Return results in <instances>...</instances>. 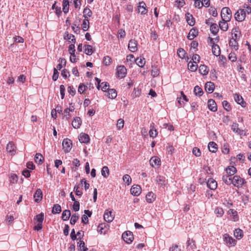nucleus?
<instances>
[{
	"mask_svg": "<svg viewBox=\"0 0 251 251\" xmlns=\"http://www.w3.org/2000/svg\"><path fill=\"white\" fill-rule=\"evenodd\" d=\"M227 185L233 184L234 186L237 188H241L246 183L245 179L240 176L234 175L231 178H226L225 179V182Z\"/></svg>",
	"mask_w": 251,
	"mask_h": 251,
	"instance_id": "nucleus-1",
	"label": "nucleus"
},
{
	"mask_svg": "<svg viewBox=\"0 0 251 251\" xmlns=\"http://www.w3.org/2000/svg\"><path fill=\"white\" fill-rule=\"evenodd\" d=\"M44 219V214L43 213H41L37 215L34 218V221L35 224H36L34 226V229L35 230H40L43 227V222Z\"/></svg>",
	"mask_w": 251,
	"mask_h": 251,
	"instance_id": "nucleus-2",
	"label": "nucleus"
},
{
	"mask_svg": "<svg viewBox=\"0 0 251 251\" xmlns=\"http://www.w3.org/2000/svg\"><path fill=\"white\" fill-rule=\"evenodd\" d=\"M222 21L229 22L232 17V13L231 10L226 7L223 8L221 12Z\"/></svg>",
	"mask_w": 251,
	"mask_h": 251,
	"instance_id": "nucleus-3",
	"label": "nucleus"
},
{
	"mask_svg": "<svg viewBox=\"0 0 251 251\" xmlns=\"http://www.w3.org/2000/svg\"><path fill=\"white\" fill-rule=\"evenodd\" d=\"M237 170L236 168L233 166H230L226 169V174L223 176L222 180L225 182V179L227 178H231L236 173Z\"/></svg>",
	"mask_w": 251,
	"mask_h": 251,
	"instance_id": "nucleus-4",
	"label": "nucleus"
},
{
	"mask_svg": "<svg viewBox=\"0 0 251 251\" xmlns=\"http://www.w3.org/2000/svg\"><path fill=\"white\" fill-rule=\"evenodd\" d=\"M223 240L225 244L228 247H234L236 245L237 241L228 234H225L223 235Z\"/></svg>",
	"mask_w": 251,
	"mask_h": 251,
	"instance_id": "nucleus-5",
	"label": "nucleus"
},
{
	"mask_svg": "<svg viewBox=\"0 0 251 251\" xmlns=\"http://www.w3.org/2000/svg\"><path fill=\"white\" fill-rule=\"evenodd\" d=\"M127 74L126 68L124 65L118 66L116 68L117 77L119 79L125 77Z\"/></svg>",
	"mask_w": 251,
	"mask_h": 251,
	"instance_id": "nucleus-6",
	"label": "nucleus"
},
{
	"mask_svg": "<svg viewBox=\"0 0 251 251\" xmlns=\"http://www.w3.org/2000/svg\"><path fill=\"white\" fill-rule=\"evenodd\" d=\"M246 17V12L244 9H239L235 14V19L237 21L242 22Z\"/></svg>",
	"mask_w": 251,
	"mask_h": 251,
	"instance_id": "nucleus-7",
	"label": "nucleus"
},
{
	"mask_svg": "<svg viewBox=\"0 0 251 251\" xmlns=\"http://www.w3.org/2000/svg\"><path fill=\"white\" fill-rule=\"evenodd\" d=\"M62 146L65 152H70L72 148V141L68 138L64 139L62 142Z\"/></svg>",
	"mask_w": 251,
	"mask_h": 251,
	"instance_id": "nucleus-8",
	"label": "nucleus"
},
{
	"mask_svg": "<svg viewBox=\"0 0 251 251\" xmlns=\"http://www.w3.org/2000/svg\"><path fill=\"white\" fill-rule=\"evenodd\" d=\"M115 214L113 213L112 210L107 209L103 214L104 220L108 222H111L114 218Z\"/></svg>",
	"mask_w": 251,
	"mask_h": 251,
	"instance_id": "nucleus-9",
	"label": "nucleus"
},
{
	"mask_svg": "<svg viewBox=\"0 0 251 251\" xmlns=\"http://www.w3.org/2000/svg\"><path fill=\"white\" fill-rule=\"evenodd\" d=\"M122 238L128 244L131 243L134 239L132 233L129 231L124 232L122 234Z\"/></svg>",
	"mask_w": 251,
	"mask_h": 251,
	"instance_id": "nucleus-10",
	"label": "nucleus"
},
{
	"mask_svg": "<svg viewBox=\"0 0 251 251\" xmlns=\"http://www.w3.org/2000/svg\"><path fill=\"white\" fill-rule=\"evenodd\" d=\"M156 183L162 188H164L168 183L167 179L166 177L162 176H158L155 179Z\"/></svg>",
	"mask_w": 251,
	"mask_h": 251,
	"instance_id": "nucleus-11",
	"label": "nucleus"
},
{
	"mask_svg": "<svg viewBox=\"0 0 251 251\" xmlns=\"http://www.w3.org/2000/svg\"><path fill=\"white\" fill-rule=\"evenodd\" d=\"M128 48L131 52H135L137 50V41L134 39L130 40L128 43Z\"/></svg>",
	"mask_w": 251,
	"mask_h": 251,
	"instance_id": "nucleus-12",
	"label": "nucleus"
},
{
	"mask_svg": "<svg viewBox=\"0 0 251 251\" xmlns=\"http://www.w3.org/2000/svg\"><path fill=\"white\" fill-rule=\"evenodd\" d=\"M6 151L11 155H13L16 152V147L12 142H9L6 146Z\"/></svg>",
	"mask_w": 251,
	"mask_h": 251,
	"instance_id": "nucleus-13",
	"label": "nucleus"
},
{
	"mask_svg": "<svg viewBox=\"0 0 251 251\" xmlns=\"http://www.w3.org/2000/svg\"><path fill=\"white\" fill-rule=\"evenodd\" d=\"M146 7V4L144 1L139 2L138 5V12L142 15L146 14L148 12Z\"/></svg>",
	"mask_w": 251,
	"mask_h": 251,
	"instance_id": "nucleus-14",
	"label": "nucleus"
},
{
	"mask_svg": "<svg viewBox=\"0 0 251 251\" xmlns=\"http://www.w3.org/2000/svg\"><path fill=\"white\" fill-rule=\"evenodd\" d=\"M131 194L134 196H139L141 193V188L138 185H133L130 189Z\"/></svg>",
	"mask_w": 251,
	"mask_h": 251,
	"instance_id": "nucleus-15",
	"label": "nucleus"
},
{
	"mask_svg": "<svg viewBox=\"0 0 251 251\" xmlns=\"http://www.w3.org/2000/svg\"><path fill=\"white\" fill-rule=\"evenodd\" d=\"M207 186L211 190H215L217 187V182L213 178H209L207 181Z\"/></svg>",
	"mask_w": 251,
	"mask_h": 251,
	"instance_id": "nucleus-16",
	"label": "nucleus"
},
{
	"mask_svg": "<svg viewBox=\"0 0 251 251\" xmlns=\"http://www.w3.org/2000/svg\"><path fill=\"white\" fill-rule=\"evenodd\" d=\"M78 139L80 142L87 144L90 142L89 136L85 133H81L78 136Z\"/></svg>",
	"mask_w": 251,
	"mask_h": 251,
	"instance_id": "nucleus-17",
	"label": "nucleus"
},
{
	"mask_svg": "<svg viewBox=\"0 0 251 251\" xmlns=\"http://www.w3.org/2000/svg\"><path fill=\"white\" fill-rule=\"evenodd\" d=\"M150 163L152 167H154L155 166H160L161 165V160L157 156H152L150 159Z\"/></svg>",
	"mask_w": 251,
	"mask_h": 251,
	"instance_id": "nucleus-18",
	"label": "nucleus"
},
{
	"mask_svg": "<svg viewBox=\"0 0 251 251\" xmlns=\"http://www.w3.org/2000/svg\"><path fill=\"white\" fill-rule=\"evenodd\" d=\"M235 101L239 104L241 105L242 107H245L246 102L244 101L243 98L238 94H235L234 96Z\"/></svg>",
	"mask_w": 251,
	"mask_h": 251,
	"instance_id": "nucleus-19",
	"label": "nucleus"
},
{
	"mask_svg": "<svg viewBox=\"0 0 251 251\" xmlns=\"http://www.w3.org/2000/svg\"><path fill=\"white\" fill-rule=\"evenodd\" d=\"M208 107L210 110L215 112L217 110V104L214 100L210 99L207 102Z\"/></svg>",
	"mask_w": 251,
	"mask_h": 251,
	"instance_id": "nucleus-20",
	"label": "nucleus"
},
{
	"mask_svg": "<svg viewBox=\"0 0 251 251\" xmlns=\"http://www.w3.org/2000/svg\"><path fill=\"white\" fill-rule=\"evenodd\" d=\"M108 228L107 225L105 223H101L98 226V231L100 234H106Z\"/></svg>",
	"mask_w": 251,
	"mask_h": 251,
	"instance_id": "nucleus-21",
	"label": "nucleus"
},
{
	"mask_svg": "<svg viewBox=\"0 0 251 251\" xmlns=\"http://www.w3.org/2000/svg\"><path fill=\"white\" fill-rule=\"evenodd\" d=\"M43 198V194L42 190L40 189H38L34 195V201L36 202H39L40 201H41Z\"/></svg>",
	"mask_w": 251,
	"mask_h": 251,
	"instance_id": "nucleus-22",
	"label": "nucleus"
},
{
	"mask_svg": "<svg viewBox=\"0 0 251 251\" xmlns=\"http://www.w3.org/2000/svg\"><path fill=\"white\" fill-rule=\"evenodd\" d=\"M214 88L215 85L214 83L212 82H207L205 84V90L209 93H212L213 92Z\"/></svg>",
	"mask_w": 251,
	"mask_h": 251,
	"instance_id": "nucleus-23",
	"label": "nucleus"
},
{
	"mask_svg": "<svg viewBox=\"0 0 251 251\" xmlns=\"http://www.w3.org/2000/svg\"><path fill=\"white\" fill-rule=\"evenodd\" d=\"M82 124V121L80 117H76L72 121V125L74 128H78Z\"/></svg>",
	"mask_w": 251,
	"mask_h": 251,
	"instance_id": "nucleus-24",
	"label": "nucleus"
},
{
	"mask_svg": "<svg viewBox=\"0 0 251 251\" xmlns=\"http://www.w3.org/2000/svg\"><path fill=\"white\" fill-rule=\"evenodd\" d=\"M185 17L188 24L190 26H193L195 24V21L192 15L189 13H187L185 14Z\"/></svg>",
	"mask_w": 251,
	"mask_h": 251,
	"instance_id": "nucleus-25",
	"label": "nucleus"
},
{
	"mask_svg": "<svg viewBox=\"0 0 251 251\" xmlns=\"http://www.w3.org/2000/svg\"><path fill=\"white\" fill-rule=\"evenodd\" d=\"M198 35V30L196 28H193L190 30L189 33H188V35L187 36V38L190 40H192L194 38H195Z\"/></svg>",
	"mask_w": 251,
	"mask_h": 251,
	"instance_id": "nucleus-26",
	"label": "nucleus"
},
{
	"mask_svg": "<svg viewBox=\"0 0 251 251\" xmlns=\"http://www.w3.org/2000/svg\"><path fill=\"white\" fill-rule=\"evenodd\" d=\"M146 201L149 203L153 202L155 200V195L152 192H149L146 196Z\"/></svg>",
	"mask_w": 251,
	"mask_h": 251,
	"instance_id": "nucleus-27",
	"label": "nucleus"
},
{
	"mask_svg": "<svg viewBox=\"0 0 251 251\" xmlns=\"http://www.w3.org/2000/svg\"><path fill=\"white\" fill-rule=\"evenodd\" d=\"M212 51L213 54L216 56H219L221 54V50L218 45L212 46Z\"/></svg>",
	"mask_w": 251,
	"mask_h": 251,
	"instance_id": "nucleus-28",
	"label": "nucleus"
},
{
	"mask_svg": "<svg viewBox=\"0 0 251 251\" xmlns=\"http://www.w3.org/2000/svg\"><path fill=\"white\" fill-rule=\"evenodd\" d=\"M34 160L37 164H42L43 162L44 157L41 153H37L35 156Z\"/></svg>",
	"mask_w": 251,
	"mask_h": 251,
	"instance_id": "nucleus-29",
	"label": "nucleus"
},
{
	"mask_svg": "<svg viewBox=\"0 0 251 251\" xmlns=\"http://www.w3.org/2000/svg\"><path fill=\"white\" fill-rule=\"evenodd\" d=\"M208 148L209 151L212 152H215L217 151V145L214 142H210Z\"/></svg>",
	"mask_w": 251,
	"mask_h": 251,
	"instance_id": "nucleus-30",
	"label": "nucleus"
},
{
	"mask_svg": "<svg viewBox=\"0 0 251 251\" xmlns=\"http://www.w3.org/2000/svg\"><path fill=\"white\" fill-rule=\"evenodd\" d=\"M229 45L230 47L232 48L235 50H237L238 49V45L236 39L234 38H232L229 41Z\"/></svg>",
	"mask_w": 251,
	"mask_h": 251,
	"instance_id": "nucleus-31",
	"label": "nucleus"
},
{
	"mask_svg": "<svg viewBox=\"0 0 251 251\" xmlns=\"http://www.w3.org/2000/svg\"><path fill=\"white\" fill-rule=\"evenodd\" d=\"M209 70L207 67L205 65H201L199 67V72L203 75H206L208 73Z\"/></svg>",
	"mask_w": 251,
	"mask_h": 251,
	"instance_id": "nucleus-32",
	"label": "nucleus"
},
{
	"mask_svg": "<svg viewBox=\"0 0 251 251\" xmlns=\"http://www.w3.org/2000/svg\"><path fill=\"white\" fill-rule=\"evenodd\" d=\"M234 235L236 239L239 240L243 236V231L239 228L235 229L234 231Z\"/></svg>",
	"mask_w": 251,
	"mask_h": 251,
	"instance_id": "nucleus-33",
	"label": "nucleus"
},
{
	"mask_svg": "<svg viewBox=\"0 0 251 251\" xmlns=\"http://www.w3.org/2000/svg\"><path fill=\"white\" fill-rule=\"evenodd\" d=\"M136 64L140 67L143 68L146 63L145 59L144 57H137L135 60Z\"/></svg>",
	"mask_w": 251,
	"mask_h": 251,
	"instance_id": "nucleus-34",
	"label": "nucleus"
},
{
	"mask_svg": "<svg viewBox=\"0 0 251 251\" xmlns=\"http://www.w3.org/2000/svg\"><path fill=\"white\" fill-rule=\"evenodd\" d=\"M228 22H225V21H220L219 22V27L221 30H222L224 31H227L228 28V25L227 24Z\"/></svg>",
	"mask_w": 251,
	"mask_h": 251,
	"instance_id": "nucleus-35",
	"label": "nucleus"
},
{
	"mask_svg": "<svg viewBox=\"0 0 251 251\" xmlns=\"http://www.w3.org/2000/svg\"><path fill=\"white\" fill-rule=\"evenodd\" d=\"M210 30L214 35H216L219 31L218 25L216 24H212L210 25Z\"/></svg>",
	"mask_w": 251,
	"mask_h": 251,
	"instance_id": "nucleus-36",
	"label": "nucleus"
},
{
	"mask_svg": "<svg viewBox=\"0 0 251 251\" xmlns=\"http://www.w3.org/2000/svg\"><path fill=\"white\" fill-rule=\"evenodd\" d=\"M194 93L197 96H201L203 93L202 89L199 86H196L194 89Z\"/></svg>",
	"mask_w": 251,
	"mask_h": 251,
	"instance_id": "nucleus-37",
	"label": "nucleus"
},
{
	"mask_svg": "<svg viewBox=\"0 0 251 251\" xmlns=\"http://www.w3.org/2000/svg\"><path fill=\"white\" fill-rule=\"evenodd\" d=\"M107 92L108 95V98L110 99H115V98H116L117 96V92L114 89H108Z\"/></svg>",
	"mask_w": 251,
	"mask_h": 251,
	"instance_id": "nucleus-38",
	"label": "nucleus"
},
{
	"mask_svg": "<svg viewBox=\"0 0 251 251\" xmlns=\"http://www.w3.org/2000/svg\"><path fill=\"white\" fill-rule=\"evenodd\" d=\"M84 52L87 55H91L94 52L92 46L90 45L85 46Z\"/></svg>",
	"mask_w": 251,
	"mask_h": 251,
	"instance_id": "nucleus-39",
	"label": "nucleus"
},
{
	"mask_svg": "<svg viewBox=\"0 0 251 251\" xmlns=\"http://www.w3.org/2000/svg\"><path fill=\"white\" fill-rule=\"evenodd\" d=\"M101 175L105 178H107L109 175V170L107 166L102 167L101 171Z\"/></svg>",
	"mask_w": 251,
	"mask_h": 251,
	"instance_id": "nucleus-40",
	"label": "nucleus"
},
{
	"mask_svg": "<svg viewBox=\"0 0 251 251\" xmlns=\"http://www.w3.org/2000/svg\"><path fill=\"white\" fill-rule=\"evenodd\" d=\"M71 216L70 211L69 210H65L63 211L62 214V219L63 221H67L69 220Z\"/></svg>",
	"mask_w": 251,
	"mask_h": 251,
	"instance_id": "nucleus-41",
	"label": "nucleus"
},
{
	"mask_svg": "<svg viewBox=\"0 0 251 251\" xmlns=\"http://www.w3.org/2000/svg\"><path fill=\"white\" fill-rule=\"evenodd\" d=\"M69 2L68 0H63V11L66 14L69 11Z\"/></svg>",
	"mask_w": 251,
	"mask_h": 251,
	"instance_id": "nucleus-42",
	"label": "nucleus"
},
{
	"mask_svg": "<svg viewBox=\"0 0 251 251\" xmlns=\"http://www.w3.org/2000/svg\"><path fill=\"white\" fill-rule=\"evenodd\" d=\"M188 68L189 70L192 72H195L197 70L198 65L197 64H195L194 62H189L188 64Z\"/></svg>",
	"mask_w": 251,
	"mask_h": 251,
	"instance_id": "nucleus-43",
	"label": "nucleus"
},
{
	"mask_svg": "<svg viewBox=\"0 0 251 251\" xmlns=\"http://www.w3.org/2000/svg\"><path fill=\"white\" fill-rule=\"evenodd\" d=\"M82 28L85 31L88 30L89 28V21L87 19H84L81 25Z\"/></svg>",
	"mask_w": 251,
	"mask_h": 251,
	"instance_id": "nucleus-44",
	"label": "nucleus"
},
{
	"mask_svg": "<svg viewBox=\"0 0 251 251\" xmlns=\"http://www.w3.org/2000/svg\"><path fill=\"white\" fill-rule=\"evenodd\" d=\"M83 17L85 19H87L88 17H90L92 15V11L88 8H85L84 9L83 11Z\"/></svg>",
	"mask_w": 251,
	"mask_h": 251,
	"instance_id": "nucleus-45",
	"label": "nucleus"
},
{
	"mask_svg": "<svg viewBox=\"0 0 251 251\" xmlns=\"http://www.w3.org/2000/svg\"><path fill=\"white\" fill-rule=\"evenodd\" d=\"M64 39L66 40H68L70 42H72L73 43H75V38L74 35L72 34H69L68 33L64 36Z\"/></svg>",
	"mask_w": 251,
	"mask_h": 251,
	"instance_id": "nucleus-46",
	"label": "nucleus"
},
{
	"mask_svg": "<svg viewBox=\"0 0 251 251\" xmlns=\"http://www.w3.org/2000/svg\"><path fill=\"white\" fill-rule=\"evenodd\" d=\"M58 62L59 64L57 65L56 68L60 70L63 67V66H66V61L64 58H60Z\"/></svg>",
	"mask_w": 251,
	"mask_h": 251,
	"instance_id": "nucleus-47",
	"label": "nucleus"
},
{
	"mask_svg": "<svg viewBox=\"0 0 251 251\" xmlns=\"http://www.w3.org/2000/svg\"><path fill=\"white\" fill-rule=\"evenodd\" d=\"M151 75L153 77H156L159 75V70L156 67L152 66Z\"/></svg>",
	"mask_w": 251,
	"mask_h": 251,
	"instance_id": "nucleus-48",
	"label": "nucleus"
},
{
	"mask_svg": "<svg viewBox=\"0 0 251 251\" xmlns=\"http://www.w3.org/2000/svg\"><path fill=\"white\" fill-rule=\"evenodd\" d=\"M229 212H230L232 215V220L233 221L235 222L238 221L239 217L237 215V212L236 210H234V209H230Z\"/></svg>",
	"mask_w": 251,
	"mask_h": 251,
	"instance_id": "nucleus-49",
	"label": "nucleus"
},
{
	"mask_svg": "<svg viewBox=\"0 0 251 251\" xmlns=\"http://www.w3.org/2000/svg\"><path fill=\"white\" fill-rule=\"evenodd\" d=\"M124 120L123 119H118L117 123V127L118 129L120 130L122 128H123L124 126Z\"/></svg>",
	"mask_w": 251,
	"mask_h": 251,
	"instance_id": "nucleus-50",
	"label": "nucleus"
},
{
	"mask_svg": "<svg viewBox=\"0 0 251 251\" xmlns=\"http://www.w3.org/2000/svg\"><path fill=\"white\" fill-rule=\"evenodd\" d=\"M61 211L60 205H54L52 208V212L53 214L59 213Z\"/></svg>",
	"mask_w": 251,
	"mask_h": 251,
	"instance_id": "nucleus-51",
	"label": "nucleus"
},
{
	"mask_svg": "<svg viewBox=\"0 0 251 251\" xmlns=\"http://www.w3.org/2000/svg\"><path fill=\"white\" fill-rule=\"evenodd\" d=\"M109 86V83L107 82H103L100 84L101 89L104 92H106L109 89L108 88Z\"/></svg>",
	"mask_w": 251,
	"mask_h": 251,
	"instance_id": "nucleus-52",
	"label": "nucleus"
},
{
	"mask_svg": "<svg viewBox=\"0 0 251 251\" xmlns=\"http://www.w3.org/2000/svg\"><path fill=\"white\" fill-rule=\"evenodd\" d=\"M187 244L188 247H190L192 250H194L196 248L195 241L193 240L189 239L187 242Z\"/></svg>",
	"mask_w": 251,
	"mask_h": 251,
	"instance_id": "nucleus-53",
	"label": "nucleus"
},
{
	"mask_svg": "<svg viewBox=\"0 0 251 251\" xmlns=\"http://www.w3.org/2000/svg\"><path fill=\"white\" fill-rule=\"evenodd\" d=\"M214 212L216 216L218 217H221L224 213V210L221 208H217Z\"/></svg>",
	"mask_w": 251,
	"mask_h": 251,
	"instance_id": "nucleus-54",
	"label": "nucleus"
},
{
	"mask_svg": "<svg viewBox=\"0 0 251 251\" xmlns=\"http://www.w3.org/2000/svg\"><path fill=\"white\" fill-rule=\"evenodd\" d=\"M87 87L83 83H80L78 88V92L80 94H82L87 89Z\"/></svg>",
	"mask_w": 251,
	"mask_h": 251,
	"instance_id": "nucleus-55",
	"label": "nucleus"
},
{
	"mask_svg": "<svg viewBox=\"0 0 251 251\" xmlns=\"http://www.w3.org/2000/svg\"><path fill=\"white\" fill-rule=\"evenodd\" d=\"M79 184H76L74 187V191L77 196H80L82 194V191L79 190Z\"/></svg>",
	"mask_w": 251,
	"mask_h": 251,
	"instance_id": "nucleus-56",
	"label": "nucleus"
},
{
	"mask_svg": "<svg viewBox=\"0 0 251 251\" xmlns=\"http://www.w3.org/2000/svg\"><path fill=\"white\" fill-rule=\"evenodd\" d=\"M123 179L124 181L129 184L131 182V178L130 176L127 174L123 176Z\"/></svg>",
	"mask_w": 251,
	"mask_h": 251,
	"instance_id": "nucleus-57",
	"label": "nucleus"
},
{
	"mask_svg": "<svg viewBox=\"0 0 251 251\" xmlns=\"http://www.w3.org/2000/svg\"><path fill=\"white\" fill-rule=\"evenodd\" d=\"M78 216L76 214H73L72 216L71 220H70V224L71 225H75V223H76V222L78 220Z\"/></svg>",
	"mask_w": 251,
	"mask_h": 251,
	"instance_id": "nucleus-58",
	"label": "nucleus"
},
{
	"mask_svg": "<svg viewBox=\"0 0 251 251\" xmlns=\"http://www.w3.org/2000/svg\"><path fill=\"white\" fill-rule=\"evenodd\" d=\"M223 106L224 108L227 111H229L231 109L230 105L226 100H224L223 101Z\"/></svg>",
	"mask_w": 251,
	"mask_h": 251,
	"instance_id": "nucleus-59",
	"label": "nucleus"
},
{
	"mask_svg": "<svg viewBox=\"0 0 251 251\" xmlns=\"http://www.w3.org/2000/svg\"><path fill=\"white\" fill-rule=\"evenodd\" d=\"M177 54L180 58H183L186 54V52L183 49L180 48L177 50Z\"/></svg>",
	"mask_w": 251,
	"mask_h": 251,
	"instance_id": "nucleus-60",
	"label": "nucleus"
},
{
	"mask_svg": "<svg viewBox=\"0 0 251 251\" xmlns=\"http://www.w3.org/2000/svg\"><path fill=\"white\" fill-rule=\"evenodd\" d=\"M18 180V176L14 174H11L9 177V181L10 183H14Z\"/></svg>",
	"mask_w": 251,
	"mask_h": 251,
	"instance_id": "nucleus-61",
	"label": "nucleus"
},
{
	"mask_svg": "<svg viewBox=\"0 0 251 251\" xmlns=\"http://www.w3.org/2000/svg\"><path fill=\"white\" fill-rule=\"evenodd\" d=\"M149 135L151 137L154 138L156 137L157 135V131L152 127V128H151L149 131Z\"/></svg>",
	"mask_w": 251,
	"mask_h": 251,
	"instance_id": "nucleus-62",
	"label": "nucleus"
},
{
	"mask_svg": "<svg viewBox=\"0 0 251 251\" xmlns=\"http://www.w3.org/2000/svg\"><path fill=\"white\" fill-rule=\"evenodd\" d=\"M112 61V59L108 56H105L103 58V62L105 65H109Z\"/></svg>",
	"mask_w": 251,
	"mask_h": 251,
	"instance_id": "nucleus-63",
	"label": "nucleus"
},
{
	"mask_svg": "<svg viewBox=\"0 0 251 251\" xmlns=\"http://www.w3.org/2000/svg\"><path fill=\"white\" fill-rule=\"evenodd\" d=\"M192 152L193 154H194L197 157H199L201 155V152L200 151V150L197 147H195L193 148Z\"/></svg>",
	"mask_w": 251,
	"mask_h": 251,
	"instance_id": "nucleus-64",
	"label": "nucleus"
}]
</instances>
